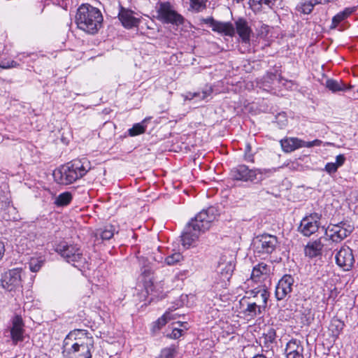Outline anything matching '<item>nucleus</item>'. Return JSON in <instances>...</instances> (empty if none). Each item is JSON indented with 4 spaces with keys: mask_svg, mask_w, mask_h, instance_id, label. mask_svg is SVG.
<instances>
[{
    "mask_svg": "<svg viewBox=\"0 0 358 358\" xmlns=\"http://www.w3.org/2000/svg\"><path fill=\"white\" fill-rule=\"evenodd\" d=\"M335 259L337 265L344 271L351 269L355 263L352 250L347 245H343L340 248L336 254Z\"/></svg>",
    "mask_w": 358,
    "mask_h": 358,
    "instance_id": "obj_14",
    "label": "nucleus"
},
{
    "mask_svg": "<svg viewBox=\"0 0 358 358\" xmlns=\"http://www.w3.org/2000/svg\"><path fill=\"white\" fill-rule=\"evenodd\" d=\"M43 264V260L41 257H32L29 262V267L32 272H37L41 269Z\"/></svg>",
    "mask_w": 358,
    "mask_h": 358,
    "instance_id": "obj_33",
    "label": "nucleus"
},
{
    "mask_svg": "<svg viewBox=\"0 0 358 358\" xmlns=\"http://www.w3.org/2000/svg\"><path fill=\"white\" fill-rule=\"evenodd\" d=\"M357 92H358V89H357Z\"/></svg>",
    "mask_w": 358,
    "mask_h": 358,
    "instance_id": "obj_53",
    "label": "nucleus"
},
{
    "mask_svg": "<svg viewBox=\"0 0 358 358\" xmlns=\"http://www.w3.org/2000/svg\"><path fill=\"white\" fill-rule=\"evenodd\" d=\"M252 358H267V357L262 354H257L255 356H254Z\"/></svg>",
    "mask_w": 358,
    "mask_h": 358,
    "instance_id": "obj_51",
    "label": "nucleus"
},
{
    "mask_svg": "<svg viewBox=\"0 0 358 358\" xmlns=\"http://www.w3.org/2000/svg\"><path fill=\"white\" fill-rule=\"evenodd\" d=\"M213 31L231 37L234 36L235 34V28L231 22L217 21Z\"/></svg>",
    "mask_w": 358,
    "mask_h": 358,
    "instance_id": "obj_24",
    "label": "nucleus"
},
{
    "mask_svg": "<svg viewBox=\"0 0 358 358\" xmlns=\"http://www.w3.org/2000/svg\"><path fill=\"white\" fill-rule=\"evenodd\" d=\"M72 194L69 192H65L58 195L55 201L57 206H65L69 205L72 201Z\"/></svg>",
    "mask_w": 358,
    "mask_h": 358,
    "instance_id": "obj_30",
    "label": "nucleus"
},
{
    "mask_svg": "<svg viewBox=\"0 0 358 358\" xmlns=\"http://www.w3.org/2000/svg\"><path fill=\"white\" fill-rule=\"evenodd\" d=\"M301 312V322L303 324H306V325L310 324L312 320H313V319H314V315L312 313L311 309L309 308H307Z\"/></svg>",
    "mask_w": 358,
    "mask_h": 358,
    "instance_id": "obj_35",
    "label": "nucleus"
},
{
    "mask_svg": "<svg viewBox=\"0 0 358 358\" xmlns=\"http://www.w3.org/2000/svg\"><path fill=\"white\" fill-rule=\"evenodd\" d=\"M217 216V210L213 206L199 212L188 222L181 235L183 247L187 249L193 245L198 241L201 234L210 228Z\"/></svg>",
    "mask_w": 358,
    "mask_h": 358,
    "instance_id": "obj_1",
    "label": "nucleus"
},
{
    "mask_svg": "<svg viewBox=\"0 0 358 358\" xmlns=\"http://www.w3.org/2000/svg\"><path fill=\"white\" fill-rule=\"evenodd\" d=\"M357 7H356V6L348 7V8H345L343 10L337 13L332 18L331 27H334V28L336 27L341 22L345 20L349 16H350L352 13H354L357 10Z\"/></svg>",
    "mask_w": 358,
    "mask_h": 358,
    "instance_id": "obj_26",
    "label": "nucleus"
},
{
    "mask_svg": "<svg viewBox=\"0 0 358 358\" xmlns=\"http://www.w3.org/2000/svg\"><path fill=\"white\" fill-rule=\"evenodd\" d=\"M273 271L274 267L272 263L260 262L253 267L251 279L256 282L263 284L262 287H267L271 284Z\"/></svg>",
    "mask_w": 358,
    "mask_h": 358,
    "instance_id": "obj_9",
    "label": "nucleus"
},
{
    "mask_svg": "<svg viewBox=\"0 0 358 358\" xmlns=\"http://www.w3.org/2000/svg\"><path fill=\"white\" fill-rule=\"evenodd\" d=\"M206 1L207 0H190L192 8L198 11L206 7Z\"/></svg>",
    "mask_w": 358,
    "mask_h": 358,
    "instance_id": "obj_41",
    "label": "nucleus"
},
{
    "mask_svg": "<svg viewBox=\"0 0 358 358\" xmlns=\"http://www.w3.org/2000/svg\"><path fill=\"white\" fill-rule=\"evenodd\" d=\"M321 3L322 0H308L301 3V4L298 6V10L303 14H309L313 10L315 5Z\"/></svg>",
    "mask_w": 358,
    "mask_h": 358,
    "instance_id": "obj_29",
    "label": "nucleus"
},
{
    "mask_svg": "<svg viewBox=\"0 0 358 358\" xmlns=\"http://www.w3.org/2000/svg\"><path fill=\"white\" fill-rule=\"evenodd\" d=\"M90 169V163L87 159H76L55 170L53 177L57 183L67 185L83 178Z\"/></svg>",
    "mask_w": 358,
    "mask_h": 358,
    "instance_id": "obj_3",
    "label": "nucleus"
},
{
    "mask_svg": "<svg viewBox=\"0 0 358 358\" xmlns=\"http://www.w3.org/2000/svg\"><path fill=\"white\" fill-rule=\"evenodd\" d=\"M30 55H31V54H29V53H24V52H23V53H20V54H19V55H17V57H19V59H20V61H22V60H23V59H24V57H29Z\"/></svg>",
    "mask_w": 358,
    "mask_h": 358,
    "instance_id": "obj_50",
    "label": "nucleus"
},
{
    "mask_svg": "<svg viewBox=\"0 0 358 358\" xmlns=\"http://www.w3.org/2000/svg\"><path fill=\"white\" fill-rule=\"evenodd\" d=\"M24 324L20 315H15L12 319V326L10 329V338L14 345L23 341L24 334Z\"/></svg>",
    "mask_w": 358,
    "mask_h": 358,
    "instance_id": "obj_16",
    "label": "nucleus"
},
{
    "mask_svg": "<svg viewBox=\"0 0 358 358\" xmlns=\"http://www.w3.org/2000/svg\"><path fill=\"white\" fill-rule=\"evenodd\" d=\"M115 228L112 224H107L96 231V236H99L102 240H110L115 234Z\"/></svg>",
    "mask_w": 358,
    "mask_h": 358,
    "instance_id": "obj_28",
    "label": "nucleus"
},
{
    "mask_svg": "<svg viewBox=\"0 0 358 358\" xmlns=\"http://www.w3.org/2000/svg\"><path fill=\"white\" fill-rule=\"evenodd\" d=\"M322 248L320 239L310 241L305 248V254L309 257H315L321 254Z\"/></svg>",
    "mask_w": 358,
    "mask_h": 358,
    "instance_id": "obj_23",
    "label": "nucleus"
},
{
    "mask_svg": "<svg viewBox=\"0 0 358 358\" xmlns=\"http://www.w3.org/2000/svg\"><path fill=\"white\" fill-rule=\"evenodd\" d=\"M182 331L181 329H173V337L174 338H179L182 335Z\"/></svg>",
    "mask_w": 358,
    "mask_h": 358,
    "instance_id": "obj_48",
    "label": "nucleus"
},
{
    "mask_svg": "<svg viewBox=\"0 0 358 358\" xmlns=\"http://www.w3.org/2000/svg\"><path fill=\"white\" fill-rule=\"evenodd\" d=\"M262 174L261 169H250L247 166L241 164L231 171V176L234 180L243 182H253L257 179V174Z\"/></svg>",
    "mask_w": 358,
    "mask_h": 358,
    "instance_id": "obj_13",
    "label": "nucleus"
},
{
    "mask_svg": "<svg viewBox=\"0 0 358 358\" xmlns=\"http://www.w3.org/2000/svg\"><path fill=\"white\" fill-rule=\"evenodd\" d=\"M294 282L291 275L285 274L281 278L275 287V295L278 301L284 299L292 292Z\"/></svg>",
    "mask_w": 358,
    "mask_h": 358,
    "instance_id": "obj_15",
    "label": "nucleus"
},
{
    "mask_svg": "<svg viewBox=\"0 0 358 358\" xmlns=\"http://www.w3.org/2000/svg\"><path fill=\"white\" fill-rule=\"evenodd\" d=\"M325 86L332 92L346 91L351 88V86L348 87L345 84L343 83L341 80L334 79L327 80Z\"/></svg>",
    "mask_w": 358,
    "mask_h": 358,
    "instance_id": "obj_27",
    "label": "nucleus"
},
{
    "mask_svg": "<svg viewBox=\"0 0 358 358\" xmlns=\"http://www.w3.org/2000/svg\"><path fill=\"white\" fill-rule=\"evenodd\" d=\"M322 141L318 139H315L312 141H304V148H311L313 146H320Z\"/></svg>",
    "mask_w": 358,
    "mask_h": 358,
    "instance_id": "obj_44",
    "label": "nucleus"
},
{
    "mask_svg": "<svg viewBox=\"0 0 358 358\" xmlns=\"http://www.w3.org/2000/svg\"><path fill=\"white\" fill-rule=\"evenodd\" d=\"M321 215L318 213H311L304 217L298 227V230L305 236L315 234L320 227Z\"/></svg>",
    "mask_w": 358,
    "mask_h": 358,
    "instance_id": "obj_12",
    "label": "nucleus"
},
{
    "mask_svg": "<svg viewBox=\"0 0 358 358\" xmlns=\"http://www.w3.org/2000/svg\"><path fill=\"white\" fill-rule=\"evenodd\" d=\"M354 229L350 221L343 220L337 224H330L325 229L324 236L327 240L338 243L348 237Z\"/></svg>",
    "mask_w": 358,
    "mask_h": 358,
    "instance_id": "obj_6",
    "label": "nucleus"
},
{
    "mask_svg": "<svg viewBox=\"0 0 358 358\" xmlns=\"http://www.w3.org/2000/svg\"><path fill=\"white\" fill-rule=\"evenodd\" d=\"M234 268L235 265L232 261H227L221 257L217 267L215 282L220 287H226L231 278Z\"/></svg>",
    "mask_w": 358,
    "mask_h": 358,
    "instance_id": "obj_10",
    "label": "nucleus"
},
{
    "mask_svg": "<svg viewBox=\"0 0 358 358\" xmlns=\"http://www.w3.org/2000/svg\"><path fill=\"white\" fill-rule=\"evenodd\" d=\"M275 122L280 129H282L283 127H285L287 124V122H288L286 113H278L275 116Z\"/></svg>",
    "mask_w": 358,
    "mask_h": 358,
    "instance_id": "obj_38",
    "label": "nucleus"
},
{
    "mask_svg": "<svg viewBox=\"0 0 358 358\" xmlns=\"http://www.w3.org/2000/svg\"><path fill=\"white\" fill-rule=\"evenodd\" d=\"M145 126L144 122L136 123L128 130V134L130 136H136L145 133Z\"/></svg>",
    "mask_w": 358,
    "mask_h": 358,
    "instance_id": "obj_32",
    "label": "nucleus"
},
{
    "mask_svg": "<svg viewBox=\"0 0 358 358\" xmlns=\"http://www.w3.org/2000/svg\"><path fill=\"white\" fill-rule=\"evenodd\" d=\"M303 346L299 340L291 339L286 345V357L303 358Z\"/></svg>",
    "mask_w": 358,
    "mask_h": 358,
    "instance_id": "obj_19",
    "label": "nucleus"
},
{
    "mask_svg": "<svg viewBox=\"0 0 358 358\" xmlns=\"http://www.w3.org/2000/svg\"><path fill=\"white\" fill-rule=\"evenodd\" d=\"M55 251L75 267L84 268L87 264L83 251L76 245L62 241L56 245Z\"/></svg>",
    "mask_w": 358,
    "mask_h": 358,
    "instance_id": "obj_5",
    "label": "nucleus"
},
{
    "mask_svg": "<svg viewBox=\"0 0 358 358\" xmlns=\"http://www.w3.org/2000/svg\"><path fill=\"white\" fill-rule=\"evenodd\" d=\"M211 90L208 91H202V92H198L194 93H189L188 95H187V99H192L195 97H199L200 99H205L207 98L211 93Z\"/></svg>",
    "mask_w": 358,
    "mask_h": 358,
    "instance_id": "obj_37",
    "label": "nucleus"
},
{
    "mask_svg": "<svg viewBox=\"0 0 358 358\" xmlns=\"http://www.w3.org/2000/svg\"><path fill=\"white\" fill-rule=\"evenodd\" d=\"M157 18L163 22L176 25L183 24L184 17L169 2H158L156 6Z\"/></svg>",
    "mask_w": 358,
    "mask_h": 358,
    "instance_id": "obj_7",
    "label": "nucleus"
},
{
    "mask_svg": "<svg viewBox=\"0 0 358 358\" xmlns=\"http://www.w3.org/2000/svg\"><path fill=\"white\" fill-rule=\"evenodd\" d=\"M252 245L255 253L269 255L279 247V242L275 236L264 234L257 236L253 241Z\"/></svg>",
    "mask_w": 358,
    "mask_h": 358,
    "instance_id": "obj_8",
    "label": "nucleus"
},
{
    "mask_svg": "<svg viewBox=\"0 0 358 358\" xmlns=\"http://www.w3.org/2000/svg\"><path fill=\"white\" fill-rule=\"evenodd\" d=\"M244 158L248 162H254V157L253 154L251 153V145L250 144L245 145Z\"/></svg>",
    "mask_w": 358,
    "mask_h": 358,
    "instance_id": "obj_42",
    "label": "nucleus"
},
{
    "mask_svg": "<svg viewBox=\"0 0 358 358\" xmlns=\"http://www.w3.org/2000/svg\"><path fill=\"white\" fill-rule=\"evenodd\" d=\"M234 1H236V3H241L242 2L243 0H233Z\"/></svg>",
    "mask_w": 358,
    "mask_h": 358,
    "instance_id": "obj_52",
    "label": "nucleus"
},
{
    "mask_svg": "<svg viewBox=\"0 0 358 358\" xmlns=\"http://www.w3.org/2000/svg\"><path fill=\"white\" fill-rule=\"evenodd\" d=\"M268 31H269V27L268 25L263 24L262 26V31H261L262 35L264 34L265 36H266L267 34L268 33Z\"/></svg>",
    "mask_w": 358,
    "mask_h": 358,
    "instance_id": "obj_49",
    "label": "nucleus"
},
{
    "mask_svg": "<svg viewBox=\"0 0 358 358\" xmlns=\"http://www.w3.org/2000/svg\"><path fill=\"white\" fill-rule=\"evenodd\" d=\"M338 167L334 162H329L324 166V171L329 175L335 173Z\"/></svg>",
    "mask_w": 358,
    "mask_h": 358,
    "instance_id": "obj_43",
    "label": "nucleus"
},
{
    "mask_svg": "<svg viewBox=\"0 0 358 358\" xmlns=\"http://www.w3.org/2000/svg\"><path fill=\"white\" fill-rule=\"evenodd\" d=\"M103 16L101 11L89 3H83L77 9L76 23L78 27L88 33L94 34L101 27Z\"/></svg>",
    "mask_w": 358,
    "mask_h": 358,
    "instance_id": "obj_4",
    "label": "nucleus"
},
{
    "mask_svg": "<svg viewBox=\"0 0 358 358\" xmlns=\"http://www.w3.org/2000/svg\"><path fill=\"white\" fill-rule=\"evenodd\" d=\"M237 34H238L242 43H249L252 30L248 26L247 21L243 18H239L235 22Z\"/></svg>",
    "mask_w": 358,
    "mask_h": 358,
    "instance_id": "obj_21",
    "label": "nucleus"
},
{
    "mask_svg": "<svg viewBox=\"0 0 358 358\" xmlns=\"http://www.w3.org/2000/svg\"><path fill=\"white\" fill-rule=\"evenodd\" d=\"M276 338V331L273 328H269L260 338V345L266 353L272 354V348Z\"/></svg>",
    "mask_w": 358,
    "mask_h": 358,
    "instance_id": "obj_20",
    "label": "nucleus"
},
{
    "mask_svg": "<svg viewBox=\"0 0 358 358\" xmlns=\"http://www.w3.org/2000/svg\"><path fill=\"white\" fill-rule=\"evenodd\" d=\"M118 17L122 25L127 29L137 27L139 19L134 16L132 10L123 8L119 4Z\"/></svg>",
    "mask_w": 358,
    "mask_h": 358,
    "instance_id": "obj_18",
    "label": "nucleus"
},
{
    "mask_svg": "<svg viewBox=\"0 0 358 358\" xmlns=\"http://www.w3.org/2000/svg\"><path fill=\"white\" fill-rule=\"evenodd\" d=\"M19 64L13 59H3L0 58V67L4 69L15 68Z\"/></svg>",
    "mask_w": 358,
    "mask_h": 358,
    "instance_id": "obj_36",
    "label": "nucleus"
},
{
    "mask_svg": "<svg viewBox=\"0 0 358 358\" xmlns=\"http://www.w3.org/2000/svg\"><path fill=\"white\" fill-rule=\"evenodd\" d=\"M346 158L344 155L341 154L336 156V162H334L338 168L342 166L345 162Z\"/></svg>",
    "mask_w": 358,
    "mask_h": 358,
    "instance_id": "obj_45",
    "label": "nucleus"
},
{
    "mask_svg": "<svg viewBox=\"0 0 358 358\" xmlns=\"http://www.w3.org/2000/svg\"><path fill=\"white\" fill-rule=\"evenodd\" d=\"M249 294V299H254L253 302L265 310L270 294L267 290V287H257L247 292ZM252 301V300H251Z\"/></svg>",
    "mask_w": 358,
    "mask_h": 358,
    "instance_id": "obj_17",
    "label": "nucleus"
},
{
    "mask_svg": "<svg viewBox=\"0 0 358 358\" xmlns=\"http://www.w3.org/2000/svg\"><path fill=\"white\" fill-rule=\"evenodd\" d=\"M183 259V256L180 252H175L171 255H169L165 259V262L169 266H173Z\"/></svg>",
    "mask_w": 358,
    "mask_h": 358,
    "instance_id": "obj_34",
    "label": "nucleus"
},
{
    "mask_svg": "<svg viewBox=\"0 0 358 358\" xmlns=\"http://www.w3.org/2000/svg\"><path fill=\"white\" fill-rule=\"evenodd\" d=\"M345 327V324L343 321L338 318L332 319L330 324V330L332 331V334L336 337H338L340 334L342 332L343 328Z\"/></svg>",
    "mask_w": 358,
    "mask_h": 358,
    "instance_id": "obj_31",
    "label": "nucleus"
},
{
    "mask_svg": "<svg viewBox=\"0 0 358 358\" xmlns=\"http://www.w3.org/2000/svg\"><path fill=\"white\" fill-rule=\"evenodd\" d=\"M22 270L20 268L6 271L1 279V286L8 291L14 290L22 286Z\"/></svg>",
    "mask_w": 358,
    "mask_h": 358,
    "instance_id": "obj_11",
    "label": "nucleus"
},
{
    "mask_svg": "<svg viewBox=\"0 0 358 358\" xmlns=\"http://www.w3.org/2000/svg\"><path fill=\"white\" fill-rule=\"evenodd\" d=\"M173 318L171 312L166 311L160 318L157 320L156 324L158 326V328H161L164 326L168 320H170Z\"/></svg>",
    "mask_w": 358,
    "mask_h": 358,
    "instance_id": "obj_40",
    "label": "nucleus"
},
{
    "mask_svg": "<svg viewBox=\"0 0 358 358\" xmlns=\"http://www.w3.org/2000/svg\"><path fill=\"white\" fill-rule=\"evenodd\" d=\"M94 343L87 330L74 329L64 338L62 353L68 358H92Z\"/></svg>",
    "mask_w": 358,
    "mask_h": 358,
    "instance_id": "obj_2",
    "label": "nucleus"
},
{
    "mask_svg": "<svg viewBox=\"0 0 358 358\" xmlns=\"http://www.w3.org/2000/svg\"><path fill=\"white\" fill-rule=\"evenodd\" d=\"M280 145L285 152H291L298 148H304V141L298 138H287L281 140Z\"/></svg>",
    "mask_w": 358,
    "mask_h": 358,
    "instance_id": "obj_22",
    "label": "nucleus"
},
{
    "mask_svg": "<svg viewBox=\"0 0 358 358\" xmlns=\"http://www.w3.org/2000/svg\"><path fill=\"white\" fill-rule=\"evenodd\" d=\"M264 310H265L262 309L260 306L257 305L255 302L249 301L247 303L246 308L243 310V313L250 318H255L262 315Z\"/></svg>",
    "mask_w": 358,
    "mask_h": 358,
    "instance_id": "obj_25",
    "label": "nucleus"
},
{
    "mask_svg": "<svg viewBox=\"0 0 358 358\" xmlns=\"http://www.w3.org/2000/svg\"><path fill=\"white\" fill-rule=\"evenodd\" d=\"M5 252V245L4 243L2 241H0V261L3 258Z\"/></svg>",
    "mask_w": 358,
    "mask_h": 358,
    "instance_id": "obj_47",
    "label": "nucleus"
},
{
    "mask_svg": "<svg viewBox=\"0 0 358 358\" xmlns=\"http://www.w3.org/2000/svg\"><path fill=\"white\" fill-rule=\"evenodd\" d=\"M201 20L204 24H208L212 28V30L217 22V21L215 20L212 17L203 18Z\"/></svg>",
    "mask_w": 358,
    "mask_h": 358,
    "instance_id": "obj_46",
    "label": "nucleus"
},
{
    "mask_svg": "<svg viewBox=\"0 0 358 358\" xmlns=\"http://www.w3.org/2000/svg\"><path fill=\"white\" fill-rule=\"evenodd\" d=\"M176 350L173 347L166 348L161 351L157 358H173Z\"/></svg>",
    "mask_w": 358,
    "mask_h": 358,
    "instance_id": "obj_39",
    "label": "nucleus"
}]
</instances>
